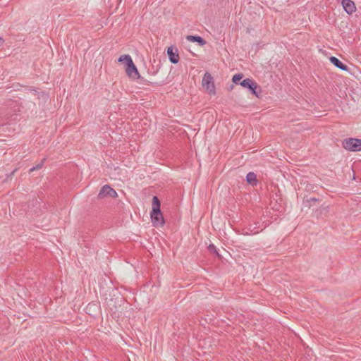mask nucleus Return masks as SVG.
<instances>
[{
    "mask_svg": "<svg viewBox=\"0 0 361 361\" xmlns=\"http://www.w3.org/2000/svg\"><path fill=\"white\" fill-rule=\"evenodd\" d=\"M151 220L154 226H163L164 219L160 209V201L157 196L152 199V210L151 212Z\"/></svg>",
    "mask_w": 361,
    "mask_h": 361,
    "instance_id": "nucleus-1",
    "label": "nucleus"
},
{
    "mask_svg": "<svg viewBox=\"0 0 361 361\" xmlns=\"http://www.w3.org/2000/svg\"><path fill=\"white\" fill-rule=\"evenodd\" d=\"M119 62H125L126 64V72L127 75L133 80L140 78V73L137 67L134 64L133 59L129 55L121 56L118 59Z\"/></svg>",
    "mask_w": 361,
    "mask_h": 361,
    "instance_id": "nucleus-2",
    "label": "nucleus"
},
{
    "mask_svg": "<svg viewBox=\"0 0 361 361\" xmlns=\"http://www.w3.org/2000/svg\"><path fill=\"white\" fill-rule=\"evenodd\" d=\"M342 145L344 149L348 151L359 152L361 151V139L352 137L344 139Z\"/></svg>",
    "mask_w": 361,
    "mask_h": 361,
    "instance_id": "nucleus-3",
    "label": "nucleus"
},
{
    "mask_svg": "<svg viewBox=\"0 0 361 361\" xmlns=\"http://www.w3.org/2000/svg\"><path fill=\"white\" fill-rule=\"evenodd\" d=\"M202 86L204 87L209 94L214 95L216 94V89L214 82V79L210 73H205L202 78Z\"/></svg>",
    "mask_w": 361,
    "mask_h": 361,
    "instance_id": "nucleus-4",
    "label": "nucleus"
},
{
    "mask_svg": "<svg viewBox=\"0 0 361 361\" xmlns=\"http://www.w3.org/2000/svg\"><path fill=\"white\" fill-rule=\"evenodd\" d=\"M240 85L243 87L249 89L252 94L257 96L256 91L257 85L252 79L245 78L240 82Z\"/></svg>",
    "mask_w": 361,
    "mask_h": 361,
    "instance_id": "nucleus-5",
    "label": "nucleus"
},
{
    "mask_svg": "<svg viewBox=\"0 0 361 361\" xmlns=\"http://www.w3.org/2000/svg\"><path fill=\"white\" fill-rule=\"evenodd\" d=\"M117 196V193L116 192L115 190H114L113 188H111L109 185H104L99 192V195H98V197L99 198H102V197H115Z\"/></svg>",
    "mask_w": 361,
    "mask_h": 361,
    "instance_id": "nucleus-6",
    "label": "nucleus"
},
{
    "mask_svg": "<svg viewBox=\"0 0 361 361\" xmlns=\"http://www.w3.org/2000/svg\"><path fill=\"white\" fill-rule=\"evenodd\" d=\"M342 6H343L344 10L348 14H352L353 12L355 11V9H356L355 5L354 2L351 0H343Z\"/></svg>",
    "mask_w": 361,
    "mask_h": 361,
    "instance_id": "nucleus-7",
    "label": "nucleus"
},
{
    "mask_svg": "<svg viewBox=\"0 0 361 361\" xmlns=\"http://www.w3.org/2000/svg\"><path fill=\"white\" fill-rule=\"evenodd\" d=\"M329 60L332 64H334L336 67L338 68L343 70V71H347L348 66L345 64H343L338 58L335 56H331L329 58Z\"/></svg>",
    "mask_w": 361,
    "mask_h": 361,
    "instance_id": "nucleus-8",
    "label": "nucleus"
},
{
    "mask_svg": "<svg viewBox=\"0 0 361 361\" xmlns=\"http://www.w3.org/2000/svg\"><path fill=\"white\" fill-rule=\"evenodd\" d=\"M167 54L169 56V61L172 63L176 64L179 61L178 54L173 52V49L171 47L168 48Z\"/></svg>",
    "mask_w": 361,
    "mask_h": 361,
    "instance_id": "nucleus-9",
    "label": "nucleus"
},
{
    "mask_svg": "<svg viewBox=\"0 0 361 361\" xmlns=\"http://www.w3.org/2000/svg\"><path fill=\"white\" fill-rule=\"evenodd\" d=\"M187 39L192 42H197L201 46L206 44L205 40L200 36L188 35Z\"/></svg>",
    "mask_w": 361,
    "mask_h": 361,
    "instance_id": "nucleus-10",
    "label": "nucleus"
},
{
    "mask_svg": "<svg viewBox=\"0 0 361 361\" xmlns=\"http://www.w3.org/2000/svg\"><path fill=\"white\" fill-rule=\"evenodd\" d=\"M246 180L249 184L256 185L257 182L256 174L254 172H249L246 176Z\"/></svg>",
    "mask_w": 361,
    "mask_h": 361,
    "instance_id": "nucleus-11",
    "label": "nucleus"
},
{
    "mask_svg": "<svg viewBox=\"0 0 361 361\" xmlns=\"http://www.w3.org/2000/svg\"><path fill=\"white\" fill-rule=\"evenodd\" d=\"M243 75L242 73L235 74L233 76L232 81L235 84H240Z\"/></svg>",
    "mask_w": 361,
    "mask_h": 361,
    "instance_id": "nucleus-12",
    "label": "nucleus"
},
{
    "mask_svg": "<svg viewBox=\"0 0 361 361\" xmlns=\"http://www.w3.org/2000/svg\"><path fill=\"white\" fill-rule=\"evenodd\" d=\"M208 250L212 252V253H214L216 254L217 256H219V253L217 252V249L216 247V246L213 244H210L209 246H208Z\"/></svg>",
    "mask_w": 361,
    "mask_h": 361,
    "instance_id": "nucleus-13",
    "label": "nucleus"
},
{
    "mask_svg": "<svg viewBox=\"0 0 361 361\" xmlns=\"http://www.w3.org/2000/svg\"><path fill=\"white\" fill-rule=\"evenodd\" d=\"M44 161H45V159H43L41 161V162H40L39 164H37V165H36L35 166H33L32 168H31V169H30V172H32V171H35V170H38V169H41V168H42V166H43V164H44Z\"/></svg>",
    "mask_w": 361,
    "mask_h": 361,
    "instance_id": "nucleus-14",
    "label": "nucleus"
},
{
    "mask_svg": "<svg viewBox=\"0 0 361 361\" xmlns=\"http://www.w3.org/2000/svg\"><path fill=\"white\" fill-rule=\"evenodd\" d=\"M8 116H9V115L6 114V115H4L3 118H0V125H4V119H7L8 118Z\"/></svg>",
    "mask_w": 361,
    "mask_h": 361,
    "instance_id": "nucleus-15",
    "label": "nucleus"
},
{
    "mask_svg": "<svg viewBox=\"0 0 361 361\" xmlns=\"http://www.w3.org/2000/svg\"><path fill=\"white\" fill-rule=\"evenodd\" d=\"M249 231H250V233L251 234H256V233H259V231L256 230L255 231V228H254L253 229H252L251 228H249Z\"/></svg>",
    "mask_w": 361,
    "mask_h": 361,
    "instance_id": "nucleus-16",
    "label": "nucleus"
},
{
    "mask_svg": "<svg viewBox=\"0 0 361 361\" xmlns=\"http://www.w3.org/2000/svg\"><path fill=\"white\" fill-rule=\"evenodd\" d=\"M138 80H140V84H146V80H145L143 78H142L140 75V78H137Z\"/></svg>",
    "mask_w": 361,
    "mask_h": 361,
    "instance_id": "nucleus-17",
    "label": "nucleus"
},
{
    "mask_svg": "<svg viewBox=\"0 0 361 361\" xmlns=\"http://www.w3.org/2000/svg\"><path fill=\"white\" fill-rule=\"evenodd\" d=\"M321 209L323 210V211L327 212L328 209H329V207L328 206H325V207L322 206L321 207Z\"/></svg>",
    "mask_w": 361,
    "mask_h": 361,
    "instance_id": "nucleus-18",
    "label": "nucleus"
},
{
    "mask_svg": "<svg viewBox=\"0 0 361 361\" xmlns=\"http://www.w3.org/2000/svg\"><path fill=\"white\" fill-rule=\"evenodd\" d=\"M4 43V39L0 37V46H2Z\"/></svg>",
    "mask_w": 361,
    "mask_h": 361,
    "instance_id": "nucleus-19",
    "label": "nucleus"
},
{
    "mask_svg": "<svg viewBox=\"0 0 361 361\" xmlns=\"http://www.w3.org/2000/svg\"><path fill=\"white\" fill-rule=\"evenodd\" d=\"M310 201H317L316 198H310Z\"/></svg>",
    "mask_w": 361,
    "mask_h": 361,
    "instance_id": "nucleus-20",
    "label": "nucleus"
}]
</instances>
